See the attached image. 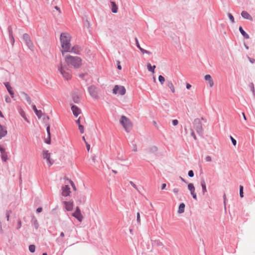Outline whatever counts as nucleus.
<instances>
[{
  "label": "nucleus",
  "instance_id": "nucleus-1",
  "mask_svg": "<svg viewBox=\"0 0 255 255\" xmlns=\"http://www.w3.org/2000/svg\"><path fill=\"white\" fill-rule=\"evenodd\" d=\"M60 40L63 49L62 54H63L64 52H70L71 47L70 34L65 32L62 33L60 35Z\"/></svg>",
  "mask_w": 255,
  "mask_h": 255
},
{
  "label": "nucleus",
  "instance_id": "nucleus-2",
  "mask_svg": "<svg viewBox=\"0 0 255 255\" xmlns=\"http://www.w3.org/2000/svg\"><path fill=\"white\" fill-rule=\"evenodd\" d=\"M65 60L67 66H71L75 69L79 68L82 64V60L78 56L68 55L65 57Z\"/></svg>",
  "mask_w": 255,
  "mask_h": 255
},
{
  "label": "nucleus",
  "instance_id": "nucleus-3",
  "mask_svg": "<svg viewBox=\"0 0 255 255\" xmlns=\"http://www.w3.org/2000/svg\"><path fill=\"white\" fill-rule=\"evenodd\" d=\"M120 123L122 125L124 129L127 132H129L132 128V124L131 121L126 117L123 116L120 120Z\"/></svg>",
  "mask_w": 255,
  "mask_h": 255
},
{
  "label": "nucleus",
  "instance_id": "nucleus-4",
  "mask_svg": "<svg viewBox=\"0 0 255 255\" xmlns=\"http://www.w3.org/2000/svg\"><path fill=\"white\" fill-rule=\"evenodd\" d=\"M58 70L65 80H68L71 79V74L70 70L66 66H63L61 63L60 64Z\"/></svg>",
  "mask_w": 255,
  "mask_h": 255
},
{
  "label": "nucleus",
  "instance_id": "nucleus-5",
  "mask_svg": "<svg viewBox=\"0 0 255 255\" xmlns=\"http://www.w3.org/2000/svg\"><path fill=\"white\" fill-rule=\"evenodd\" d=\"M126 90L123 86L116 85L113 90V93L115 95H124L126 94Z\"/></svg>",
  "mask_w": 255,
  "mask_h": 255
},
{
  "label": "nucleus",
  "instance_id": "nucleus-6",
  "mask_svg": "<svg viewBox=\"0 0 255 255\" xmlns=\"http://www.w3.org/2000/svg\"><path fill=\"white\" fill-rule=\"evenodd\" d=\"M194 127L195 128L197 132L199 134L202 133L203 132V128L202 123L201 122L200 119H196L194 121Z\"/></svg>",
  "mask_w": 255,
  "mask_h": 255
},
{
  "label": "nucleus",
  "instance_id": "nucleus-7",
  "mask_svg": "<svg viewBox=\"0 0 255 255\" xmlns=\"http://www.w3.org/2000/svg\"><path fill=\"white\" fill-rule=\"evenodd\" d=\"M23 40L24 41L26 45L30 48L33 47V44L30 39V37L27 33H24L22 37Z\"/></svg>",
  "mask_w": 255,
  "mask_h": 255
},
{
  "label": "nucleus",
  "instance_id": "nucleus-8",
  "mask_svg": "<svg viewBox=\"0 0 255 255\" xmlns=\"http://www.w3.org/2000/svg\"><path fill=\"white\" fill-rule=\"evenodd\" d=\"M42 157L46 159V162L49 166L53 164V160L51 159L50 153L47 150H44L42 152Z\"/></svg>",
  "mask_w": 255,
  "mask_h": 255
},
{
  "label": "nucleus",
  "instance_id": "nucleus-9",
  "mask_svg": "<svg viewBox=\"0 0 255 255\" xmlns=\"http://www.w3.org/2000/svg\"><path fill=\"white\" fill-rule=\"evenodd\" d=\"M72 216L76 218L79 222H82L83 219V216L81 213V211L78 207H77L75 212L72 213Z\"/></svg>",
  "mask_w": 255,
  "mask_h": 255
},
{
  "label": "nucleus",
  "instance_id": "nucleus-10",
  "mask_svg": "<svg viewBox=\"0 0 255 255\" xmlns=\"http://www.w3.org/2000/svg\"><path fill=\"white\" fill-rule=\"evenodd\" d=\"M64 208L68 211H71L73 209L74 202L73 201H64L63 202Z\"/></svg>",
  "mask_w": 255,
  "mask_h": 255
},
{
  "label": "nucleus",
  "instance_id": "nucleus-11",
  "mask_svg": "<svg viewBox=\"0 0 255 255\" xmlns=\"http://www.w3.org/2000/svg\"><path fill=\"white\" fill-rule=\"evenodd\" d=\"M62 195L65 197L69 196L71 193L70 187L68 185L62 187Z\"/></svg>",
  "mask_w": 255,
  "mask_h": 255
},
{
  "label": "nucleus",
  "instance_id": "nucleus-12",
  "mask_svg": "<svg viewBox=\"0 0 255 255\" xmlns=\"http://www.w3.org/2000/svg\"><path fill=\"white\" fill-rule=\"evenodd\" d=\"M70 105H71V110L73 115L75 117L78 116L81 113L80 109L75 105H73L72 103H70Z\"/></svg>",
  "mask_w": 255,
  "mask_h": 255
},
{
  "label": "nucleus",
  "instance_id": "nucleus-13",
  "mask_svg": "<svg viewBox=\"0 0 255 255\" xmlns=\"http://www.w3.org/2000/svg\"><path fill=\"white\" fill-rule=\"evenodd\" d=\"M188 188L190 190L191 194L194 199H197V195L195 193V189L193 184L189 183L188 185Z\"/></svg>",
  "mask_w": 255,
  "mask_h": 255
},
{
  "label": "nucleus",
  "instance_id": "nucleus-14",
  "mask_svg": "<svg viewBox=\"0 0 255 255\" xmlns=\"http://www.w3.org/2000/svg\"><path fill=\"white\" fill-rule=\"evenodd\" d=\"M0 153H1V157L2 160L3 161H6L7 159V153L5 151V149L4 148L2 147L0 145Z\"/></svg>",
  "mask_w": 255,
  "mask_h": 255
},
{
  "label": "nucleus",
  "instance_id": "nucleus-15",
  "mask_svg": "<svg viewBox=\"0 0 255 255\" xmlns=\"http://www.w3.org/2000/svg\"><path fill=\"white\" fill-rule=\"evenodd\" d=\"M82 51V48L79 45H75L71 49L70 48V51L73 52L76 54H80Z\"/></svg>",
  "mask_w": 255,
  "mask_h": 255
},
{
  "label": "nucleus",
  "instance_id": "nucleus-16",
  "mask_svg": "<svg viewBox=\"0 0 255 255\" xmlns=\"http://www.w3.org/2000/svg\"><path fill=\"white\" fill-rule=\"evenodd\" d=\"M241 15L245 19H248L251 21L253 20V18L252 16L246 11H243L241 13Z\"/></svg>",
  "mask_w": 255,
  "mask_h": 255
},
{
  "label": "nucleus",
  "instance_id": "nucleus-17",
  "mask_svg": "<svg viewBox=\"0 0 255 255\" xmlns=\"http://www.w3.org/2000/svg\"><path fill=\"white\" fill-rule=\"evenodd\" d=\"M166 86L170 89L171 91L172 92V94H174L175 93V88L172 82L170 80H166Z\"/></svg>",
  "mask_w": 255,
  "mask_h": 255
},
{
  "label": "nucleus",
  "instance_id": "nucleus-18",
  "mask_svg": "<svg viewBox=\"0 0 255 255\" xmlns=\"http://www.w3.org/2000/svg\"><path fill=\"white\" fill-rule=\"evenodd\" d=\"M7 133L6 128L0 125V139L5 136L7 134Z\"/></svg>",
  "mask_w": 255,
  "mask_h": 255
},
{
  "label": "nucleus",
  "instance_id": "nucleus-19",
  "mask_svg": "<svg viewBox=\"0 0 255 255\" xmlns=\"http://www.w3.org/2000/svg\"><path fill=\"white\" fill-rule=\"evenodd\" d=\"M204 79L205 81L208 82V84L210 87H212L214 85V82L210 75H205L204 77Z\"/></svg>",
  "mask_w": 255,
  "mask_h": 255
},
{
  "label": "nucleus",
  "instance_id": "nucleus-20",
  "mask_svg": "<svg viewBox=\"0 0 255 255\" xmlns=\"http://www.w3.org/2000/svg\"><path fill=\"white\" fill-rule=\"evenodd\" d=\"M4 84L5 86V87L7 89V90L8 91V93L11 96H13L14 95V93L12 90V88L10 85L9 83L8 82H5L4 83Z\"/></svg>",
  "mask_w": 255,
  "mask_h": 255
},
{
  "label": "nucleus",
  "instance_id": "nucleus-21",
  "mask_svg": "<svg viewBox=\"0 0 255 255\" xmlns=\"http://www.w3.org/2000/svg\"><path fill=\"white\" fill-rule=\"evenodd\" d=\"M111 3L112 6V11L115 13H117L118 12V7L116 3L114 1H111Z\"/></svg>",
  "mask_w": 255,
  "mask_h": 255
},
{
  "label": "nucleus",
  "instance_id": "nucleus-22",
  "mask_svg": "<svg viewBox=\"0 0 255 255\" xmlns=\"http://www.w3.org/2000/svg\"><path fill=\"white\" fill-rule=\"evenodd\" d=\"M239 31L240 32H241V33L242 34V35L246 39H249L250 38V36L248 34H247L245 31V30L243 29V28H242V26H240L239 27Z\"/></svg>",
  "mask_w": 255,
  "mask_h": 255
},
{
  "label": "nucleus",
  "instance_id": "nucleus-23",
  "mask_svg": "<svg viewBox=\"0 0 255 255\" xmlns=\"http://www.w3.org/2000/svg\"><path fill=\"white\" fill-rule=\"evenodd\" d=\"M32 108L33 110L34 111L35 114L37 115V116L39 118H41L42 114V112L40 110H38L36 107V106L34 105H32Z\"/></svg>",
  "mask_w": 255,
  "mask_h": 255
},
{
  "label": "nucleus",
  "instance_id": "nucleus-24",
  "mask_svg": "<svg viewBox=\"0 0 255 255\" xmlns=\"http://www.w3.org/2000/svg\"><path fill=\"white\" fill-rule=\"evenodd\" d=\"M95 89L94 86H90L88 88V91L90 96H95Z\"/></svg>",
  "mask_w": 255,
  "mask_h": 255
},
{
  "label": "nucleus",
  "instance_id": "nucleus-25",
  "mask_svg": "<svg viewBox=\"0 0 255 255\" xmlns=\"http://www.w3.org/2000/svg\"><path fill=\"white\" fill-rule=\"evenodd\" d=\"M156 68V66L155 65L151 66V65L148 63L147 64V68L148 70L152 73H154V69Z\"/></svg>",
  "mask_w": 255,
  "mask_h": 255
},
{
  "label": "nucleus",
  "instance_id": "nucleus-26",
  "mask_svg": "<svg viewBox=\"0 0 255 255\" xmlns=\"http://www.w3.org/2000/svg\"><path fill=\"white\" fill-rule=\"evenodd\" d=\"M157 151V147L155 146H152L148 149L149 153H154Z\"/></svg>",
  "mask_w": 255,
  "mask_h": 255
},
{
  "label": "nucleus",
  "instance_id": "nucleus-27",
  "mask_svg": "<svg viewBox=\"0 0 255 255\" xmlns=\"http://www.w3.org/2000/svg\"><path fill=\"white\" fill-rule=\"evenodd\" d=\"M184 208H185V204L184 203H181L179 205V208H178V213H182L184 211Z\"/></svg>",
  "mask_w": 255,
  "mask_h": 255
},
{
  "label": "nucleus",
  "instance_id": "nucleus-28",
  "mask_svg": "<svg viewBox=\"0 0 255 255\" xmlns=\"http://www.w3.org/2000/svg\"><path fill=\"white\" fill-rule=\"evenodd\" d=\"M46 130L48 135V140L46 141V142L48 144L50 143V126L47 127Z\"/></svg>",
  "mask_w": 255,
  "mask_h": 255
},
{
  "label": "nucleus",
  "instance_id": "nucleus-29",
  "mask_svg": "<svg viewBox=\"0 0 255 255\" xmlns=\"http://www.w3.org/2000/svg\"><path fill=\"white\" fill-rule=\"evenodd\" d=\"M73 102L76 104H79L80 102V97H72Z\"/></svg>",
  "mask_w": 255,
  "mask_h": 255
},
{
  "label": "nucleus",
  "instance_id": "nucleus-30",
  "mask_svg": "<svg viewBox=\"0 0 255 255\" xmlns=\"http://www.w3.org/2000/svg\"><path fill=\"white\" fill-rule=\"evenodd\" d=\"M158 80L161 85L163 84L165 82V78L162 75H159L158 77Z\"/></svg>",
  "mask_w": 255,
  "mask_h": 255
},
{
  "label": "nucleus",
  "instance_id": "nucleus-31",
  "mask_svg": "<svg viewBox=\"0 0 255 255\" xmlns=\"http://www.w3.org/2000/svg\"><path fill=\"white\" fill-rule=\"evenodd\" d=\"M201 186L203 190V192L204 194L205 192H207L206 184L204 181L202 182Z\"/></svg>",
  "mask_w": 255,
  "mask_h": 255
},
{
  "label": "nucleus",
  "instance_id": "nucleus-32",
  "mask_svg": "<svg viewBox=\"0 0 255 255\" xmlns=\"http://www.w3.org/2000/svg\"><path fill=\"white\" fill-rule=\"evenodd\" d=\"M20 115L24 118V119L27 122H29V121H28L26 117V115H25V113L22 110H21L20 111Z\"/></svg>",
  "mask_w": 255,
  "mask_h": 255
},
{
  "label": "nucleus",
  "instance_id": "nucleus-33",
  "mask_svg": "<svg viewBox=\"0 0 255 255\" xmlns=\"http://www.w3.org/2000/svg\"><path fill=\"white\" fill-rule=\"evenodd\" d=\"M228 16L230 19V20H231V22L232 23H234L235 22V19H234V16H233V15L230 13H228Z\"/></svg>",
  "mask_w": 255,
  "mask_h": 255
},
{
  "label": "nucleus",
  "instance_id": "nucleus-34",
  "mask_svg": "<svg viewBox=\"0 0 255 255\" xmlns=\"http://www.w3.org/2000/svg\"><path fill=\"white\" fill-rule=\"evenodd\" d=\"M35 247L34 245H30L29 246V250L31 253H34L35 252Z\"/></svg>",
  "mask_w": 255,
  "mask_h": 255
},
{
  "label": "nucleus",
  "instance_id": "nucleus-35",
  "mask_svg": "<svg viewBox=\"0 0 255 255\" xmlns=\"http://www.w3.org/2000/svg\"><path fill=\"white\" fill-rule=\"evenodd\" d=\"M140 50L141 52V53L143 54L146 53L148 55L151 54V52L150 51L145 50V49H143L142 48H140Z\"/></svg>",
  "mask_w": 255,
  "mask_h": 255
},
{
  "label": "nucleus",
  "instance_id": "nucleus-36",
  "mask_svg": "<svg viewBox=\"0 0 255 255\" xmlns=\"http://www.w3.org/2000/svg\"><path fill=\"white\" fill-rule=\"evenodd\" d=\"M244 193H243V186H240V195L241 196V197H243L244 196V195H243Z\"/></svg>",
  "mask_w": 255,
  "mask_h": 255
},
{
  "label": "nucleus",
  "instance_id": "nucleus-37",
  "mask_svg": "<svg viewBox=\"0 0 255 255\" xmlns=\"http://www.w3.org/2000/svg\"><path fill=\"white\" fill-rule=\"evenodd\" d=\"M7 30H8V31L9 35H13L12 34V26L11 25H9L8 27Z\"/></svg>",
  "mask_w": 255,
  "mask_h": 255
},
{
  "label": "nucleus",
  "instance_id": "nucleus-38",
  "mask_svg": "<svg viewBox=\"0 0 255 255\" xmlns=\"http://www.w3.org/2000/svg\"><path fill=\"white\" fill-rule=\"evenodd\" d=\"M9 39H10V42L13 45L14 43V39L13 36V35H9Z\"/></svg>",
  "mask_w": 255,
  "mask_h": 255
},
{
  "label": "nucleus",
  "instance_id": "nucleus-39",
  "mask_svg": "<svg viewBox=\"0 0 255 255\" xmlns=\"http://www.w3.org/2000/svg\"><path fill=\"white\" fill-rule=\"evenodd\" d=\"M78 127H79V129L80 131V132L81 133H83L84 131V127L83 126H82L81 125H79V126H78Z\"/></svg>",
  "mask_w": 255,
  "mask_h": 255
},
{
  "label": "nucleus",
  "instance_id": "nucleus-40",
  "mask_svg": "<svg viewBox=\"0 0 255 255\" xmlns=\"http://www.w3.org/2000/svg\"><path fill=\"white\" fill-rule=\"evenodd\" d=\"M135 41L136 46L140 50V48H141V47H140L139 43L138 42V39L136 37L135 38Z\"/></svg>",
  "mask_w": 255,
  "mask_h": 255
},
{
  "label": "nucleus",
  "instance_id": "nucleus-41",
  "mask_svg": "<svg viewBox=\"0 0 255 255\" xmlns=\"http://www.w3.org/2000/svg\"><path fill=\"white\" fill-rule=\"evenodd\" d=\"M230 138L232 140V143L234 146H236L237 144V141L235 139H234L232 136H230Z\"/></svg>",
  "mask_w": 255,
  "mask_h": 255
},
{
  "label": "nucleus",
  "instance_id": "nucleus-42",
  "mask_svg": "<svg viewBox=\"0 0 255 255\" xmlns=\"http://www.w3.org/2000/svg\"><path fill=\"white\" fill-rule=\"evenodd\" d=\"M137 222L138 223H140V214L139 212L137 213Z\"/></svg>",
  "mask_w": 255,
  "mask_h": 255
},
{
  "label": "nucleus",
  "instance_id": "nucleus-43",
  "mask_svg": "<svg viewBox=\"0 0 255 255\" xmlns=\"http://www.w3.org/2000/svg\"><path fill=\"white\" fill-rule=\"evenodd\" d=\"M205 160L207 162H210L212 161V157L210 156H207L205 157Z\"/></svg>",
  "mask_w": 255,
  "mask_h": 255
},
{
  "label": "nucleus",
  "instance_id": "nucleus-44",
  "mask_svg": "<svg viewBox=\"0 0 255 255\" xmlns=\"http://www.w3.org/2000/svg\"><path fill=\"white\" fill-rule=\"evenodd\" d=\"M13 97H6L5 98V101L7 102V103H10L11 101V98H12Z\"/></svg>",
  "mask_w": 255,
  "mask_h": 255
},
{
  "label": "nucleus",
  "instance_id": "nucleus-45",
  "mask_svg": "<svg viewBox=\"0 0 255 255\" xmlns=\"http://www.w3.org/2000/svg\"><path fill=\"white\" fill-rule=\"evenodd\" d=\"M191 135L193 137V138L195 139V140H196L197 139V137L195 134V133L193 131L192 129H191Z\"/></svg>",
  "mask_w": 255,
  "mask_h": 255
},
{
  "label": "nucleus",
  "instance_id": "nucleus-46",
  "mask_svg": "<svg viewBox=\"0 0 255 255\" xmlns=\"http://www.w3.org/2000/svg\"><path fill=\"white\" fill-rule=\"evenodd\" d=\"M21 227V222L20 220H18L17 224V228L18 229H20Z\"/></svg>",
  "mask_w": 255,
  "mask_h": 255
},
{
  "label": "nucleus",
  "instance_id": "nucleus-47",
  "mask_svg": "<svg viewBox=\"0 0 255 255\" xmlns=\"http://www.w3.org/2000/svg\"><path fill=\"white\" fill-rule=\"evenodd\" d=\"M188 175L190 177H192L194 176V172L192 170H190L188 172Z\"/></svg>",
  "mask_w": 255,
  "mask_h": 255
},
{
  "label": "nucleus",
  "instance_id": "nucleus-48",
  "mask_svg": "<svg viewBox=\"0 0 255 255\" xmlns=\"http://www.w3.org/2000/svg\"><path fill=\"white\" fill-rule=\"evenodd\" d=\"M178 124V121L177 120H173L172 121V124L173 126H175L177 125Z\"/></svg>",
  "mask_w": 255,
  "mask_h": 255
},
{
  "label": "nucleus",
  "instance_id": "nucleus-49",
  "mask_svg": "<svg viewBox=\"0 0 255 255\" xmlns=\"http://www.w3.org/2000/svg\"><path fill=\"white\" fill-rule=\"evenodd\" d=\"M117 68L119 70H121L122 69V66L120 65V62L119 61H117Z\"/></svg>",
  "mask_w": 255,
  "mask_h": 255
},
{
  "label": "nucleus",
  "instance_id": "nucleus-50",
  "mask_svg": "<svg viewBox=\"0 0 255 255\" xmlns=\"http://www.w3.org/2000/svg\"><path fill=\"white\" fill-rule=\"evenodd\" d=\"M33 224H34V226H35V227L36 228H37L38 227V223L37 221V220H35L34 221H33Z\"/></svg>",
  "mask_w": 255,
  "mask_h": 255
},
{
  "label": "nucleus",
  "instance_id": "nucleus-51",
  "mask_svg": "<svg viewBox=\"0 0 255 255\" xmlns=\"http://www.w3.org/2000/svg\"><path fill=\"white\" fill-rule=\"evenodd\" d=\"M85 143H86V147H87V150H88V151H89L90 149V145L87 142H85Z\"/></svg>",
  "mask_w": 255,
  "mask_h": 255
},
{
  "label": "nucleus",
  "instance_id": "nucleus-52",
  "mask_svg": "<svg viewBox=\"0 0 255 255\" xmlns=\"http://www.w3.org/2000/svg\"><path fill=\"white\" fill-rule=\"evenodd\" d=\"M42 211V208L41 207H39L37 209L36 211L38 213H40Z\"/></svg>",
  "mask_w": 255,
  "mask_h": 255
},
{
  "label": "nucleus",
  "instance_id": "nucleus-53",
  "mask_svg": "<svg viewBox=\"0 0 255 255\" xmlns=\"http://www.w3.org/2000/svg\"><path fill=\"white\" fill-rule=\"evenodd\" d=\"M132 150L134 152H136L137 151V146L136 145H134L133 147Z\"/></svg>",
  "mask_w": 255,
  "mask_h": 255
},
{
  "label": "nucleus",
  "instance_id": "nucleus-54",
  "mask_svg": "<svg viewBox=\"0 0 255 255\" xmlns=\"http://www.w3.org/2000/svg\"><path fill=\"white\" fill-rule=\"evenodd\" d=\"M70 182L71 184V185L72 186V187H73V189L74 190H76V188H75V185H74L73 182L72 181L70 180Z\"/></svg>",
  "mask_w": 255,
  "mask_h": 255
},
{
  "label": "nucleus",
  "instance_id": "nucleus-55",
  "mask_svg": "<svg viewBox=\"0 0 255 255\" xmlns=\"http://www.w3.org/2000/svg\"><path fill=\"white\" fill-rule=\"evenodd\" d=\"M166 186V184L165 183H163L161 186V189L163 190L165 188Z\"/></svg>",
  "mask_w": 255,
  "mask_h": 255
},
{
  "label": "nucleus",
  "instance_id": "nucleus-56",
  "mask_svg": "<svg viewBox=\"0 0 255 255\" xmlns=\"http://www.w3.org/2000/svg\"><path fill=\"white\" fill-rule=\"evenodd\" d=\"M173 191L175 193H177L179 191V189L178 188H176L173 189Z\"/></svg>",
  "mask_w": 255,
  "mask_h": 255
},
{
  "label": "nucleus",
  "instance_id": "nucleus-57",
  "mask_svg": "<svg viewBox=\"0 0 255 255\" xmlns=\"http://www.w3.org/2000/svg\"><path fill=\"white\" fill-rule=\"evenodd\" d=\"M191 87V85L189 84V83H186V88L187 89H190V88Z\"/></svg>",
  "mask_w": 255,
  "mask_h": 255
},
{
  "label": "nucleus",
  "instance_id": "nucleus-58",
  "mask_svg": "<svg viewBox=\"0 0 255 255\" xmlns=\"http://www.w3.org/2000/svg\"><path fill=\"white\" fill-rule=\"evenodd\" d=\"M249 60H250V61L252 63H254L255 61V60L253 58H249Z\"/></svg>",
  "mask_w": 255,
  "mask_h": 255
},
{
  "label": "nucleus",
  "instance_id": "nucleus-59",
  "mask_svg": "<svg viewBox=\"0 0 255 255\" xmlns=\"http://www.w3.org/2000/svg\"><path fill=\"white\" fill-rule=\"evenodd\" d=\"M26 100H27V102L29 103V104H31V101H30V98L29 97H27Z\"/></svg>",
  "mask_w": 255,
  "mask_h": 255
},
{
  "label": "nucleus",
  "instance_id": "nucleus-60",
  "mask_svg": "<svg viewBox=\"0 0 255 255\" xmlns=\"http://www.w3.org/2000/svg\"><path fill=\"white\" fill-rule=\"evenodd\" d=\"M55 8L56 10H58L59 13H61V11H60V8H59L58 6H55Z\"/></svg>",
  "mask_w": 255,
  "mask_h": 255
},
{
  "label": "nucleus",
  "instance_id": "nucleus-61",
  "mask_svg": "<svg viewBox=\"0 0 255 255\" xmlns=\"http://www.w3.org/2000/svg\"><path fill=\"white\" fill-rule=\"evenodd\" d=\"M76 123L78 125V126H79V125H80V118H79L77 121H76Z\"/></svg>",
  "mask_w": 255,
  "mask_h": 255
},
{
  "label": "nucleus",
  "instance_id": "nucleus-62",
  "mask_svg": "<svg viewBox=\"0 0 255 255\" xmlns=\"http://www.w3.org/2000/svg\"><path fill=\"white\" fill-rule=\"evenodd\" d=\"M131 185L134 188H136V186L135 185V184L134 183H133V182H130Z\"/></svg>",
  "mask_w": 255,
  "mask_h": 255
},
{
  "label": "nucleus",
  "instance_id": "nucleus-63",
  "mask_svg": "<svg viewBox=\"0 0 255 255\" xmlns=\"http://www.w3.org/2000/svg\"><path fill=\"white\" fill-rule=\"evenodd\" d=\"M242 115L243 116V118H244V120L246 121L247 120V118H246V117L245 116V113H242Z\"/></svg>",
  "mask_w": 255,
  "mask_h": 255
},
{
  "label": "nucleus",
  "instance_id": "nucleus-64",
  "mask_svg": "<svg viewBox=\"0 0 255 255\" xmlns=\"http://www.w3.org/2000/svg\"><path fill=\"white\" fill-rule=\"evenodd\" d=\"M6 217H7V220L8 221L9 218V214L8 212L6 214Z\"/></svg>",
  "mask_w": 255,
  "mask_h": 255
}]
</instances>
